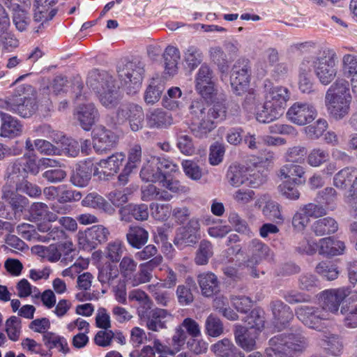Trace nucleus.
Segmentation results:
<instances>
[{"mask_svg": "<svg viewBox=\"0 0 357 357\" xmlns=\"http://www.w3.org/2000/svg\"><path fill=\"white\" fill-rule=\"evenodd\" d=\"M229 106L225 100L214 102L209 107L203 98L193 100L189 106L193 135L198 138L206 137L215 129L216 123L226 119Z\"/></svg>", "mask_w": 357, "mask_h": 357, "instance_id": "f257e3e1", "label": "nucleus"}, {"mask_svg": "<svg viewBox=\"0 0 357 357\" xmlns=\"http://www.w3.org/2000/svg\"><path fill=\"white\" fill-rule=\"evenodd\" d=\"M264 102L257 113V120L260 123H269L278 119L284 112L287 101L290 98V92L287 87L273 86L266 79L264 82Z\"/></svg>", "mask_w": 357, "mask_h": 357, "instance_id": "f03ea898", "label": "nucleus"}, {"mask_svg": "<svg viewBox=\"0 0 357 357\" xmlns=\"http://www.w3.org/2000/svg\"><path fill=\"white\" fill-rule=\"evenodd\" d=\"M87 85L93 90L101 105L107 109L116 107L121 100L119 86L107 72L93 70L88 76Z\"/></svg>", "mask_w": 357, "mask_h": 357, "instance_id": "7ed1b4c3", "label": "nucleus"}, {"mask_svg": "<svg viewBox=\"0 0 357 357\" xmlns=\"http://www.w3.org/2000/svg\"><path fill=\"white\" fill-rule=\"evenodd\" d=\"M0 108L22 118L31 116L38 108L33 88L29 84L19 86L12 96L0 98Z\"/></svg>", "mask_w": 357, "mask_h": 357, "instance_id": "20e7f679", "label": "nucleus"}, {"mask_svg": "<svg viewBox=\"0 0 357 357\" xmlns=\"http://www.w3.org/2000/svg\"><path fill=\"white\" fill-rule=\"evenodd\" d=\"M351 101L349 82L344 79H336L326 93L327 111L336 120L342 119L349 114Z\"/></svg>", "mask_w": 357, "mask_h": 357, "instance_id": "39448f33", "label": "nucleus"}, {"mask_svg": "<svg viewBox=\"0 0 357 357\" xmlns=\"http://www.w3.org/2000/svg\"><path fill=\"white\" fill-rule=\"evenodd\" d=\"M270 347L266 349L267 357H294L307 347V339L301 334H280L269 340Z\"/></svg>", "mask_w": 357, "mask_h": 357, "instance_id": "423d86ee", "label": "nucleus"}, {"mask_svg": "<svg viewBox=\"0 0 357 357\" xmlns=\"http://www.w3.org/2000/svg\"><path fill=\"white\" fill-rule=\"evenodd\" d=\"M338 62V56L334 49L324 47L319 50V55L314 58V70L321 84L326 86L335 79Z\"/></svg>", "mask_w": 357, "mask_h": 357, "instance_id": "0eeeda50", "label": "nucleus"}, {"mask_svg": "<svg viewBox=\"0 0 357 357\" xmlns=\"http://www.w3.org/2000/svg\"><path fill=\"white\" fill-rule=\"evenodd\" d=\"M117 72L121 84L127 88L128 93L134 94L140 88L144 73V63L135 59L119 65Z\"/></svg>", "mask_w": 357, "mask_h": 357, "instance_id": "6e6552de", "label": "nucleus"}, {"mask_svg": "<svg viewBox=\"0 0 357 357\" xmlns=\"http://www.w3.org/2000/svg\"><path fill=\"white\" fill-rule=\"evenodd\" d=\"M251 67L250 61L241 59L236 61L230 76V83L233 91L236 95H241L250 82Z\"/></svg>", "mask_w": 357, "mask_h": 357, "instance_id": "1a4fd4ad", "label": "nucleus"}, {"mask_svg": "<svg viewBox=\"0 0 357 357\" xmlns=\"http://www.w3.org/2000/svg\"><path fill=\"white\" fill-rule=\"evenodd\" d=\"M296 314L298 319L305 326L313 329H320L321 322L330 319L329 313L321 307L301 305L296 308Z\"/></svg>", "mask_w": 357, "mask_h": 357, "instance_id": "9d476101", "label": "nucleus"}, {"mask_svg": "<svg viewBox=\"0 0 357 357\" xmlns=\"http://www.w3.org/2000/svg\"><path fill=\"white\" fill-rule=\"evenodd\" d=\"M199 220L191 218L184 227L179 228L174 240V244L181 248L195 245L201 238Z\"/></svg>", "mask_w": 357, "mask_h": 357, "instance_id": "9b49d317", "label": "nucleus"}, {"mask_svg": "<svg viewBox=\"0 0 357 357\" xmlns=\"http://www.w3.org/2000/svg\"><path fill=\"white\" fill-rule=\"evenodd\" d=\"M213 77V72L211 68L208 64L203 63L199 68L195 78V88L196 91L202 96L201 98H211L215 94Z\"/></svg>", "mask_w": 357, "mask_h": 357, "instance_id": "f8f14e48", "label": "nucleus"}, {"mask_svg": "<svg viewBox=\"0 0 357 357\" xmlns=\"http://www.w3.org/2000/svg\"><path fill=\"white\" fill-rule=\"evenodd\" d=\"M317 116L314 107L307 102H296L287 112V119L293 123L304 126L311 123Z\"/></svg>", "mask_w": 357, "mask_h": 357, "instance_id": "ddd939ff", "label": "nucleus"}, {"mask_svg": "<svg viewBox=\"0 0 357 357\" xmlns=\"http://www.w3.org/2000/svg\"><path fill=\"white\" fill-rule=\"evenodd\" d=\"M118 121H129L132 131H138L143 126L144 114L142 107L134 103H126L121 105L116 112Z\"/></svg>", "mask_w": 357, "mask_h": 357, "instance_id": "4468645a", "label": "nucleus"}, {"mask_svg": "<svg viewBox=\"0 0 357 357\" xmlns=\"http://www.w3.org/2000/svg\"><path fill=\"white\" fill-rule=\"evenodd\" d=\"M253 176H255L253 179L251 175L248 178L245 169L236 164L231 165L227 172L228 182L234 187H238L245 183L246 181H248V184L252 188H257L264 183V178L261 174L257 173V174H254Z\"/></svg>", "mask_w": 357, "mask_h": 357, "instance_id": "2eb2a0df", "label": "nucleus"}, {"mask_svg": "<svg viewBox=\"0 0 357 357\" xmlns=\"http://www.w3.org/2000/svg\"><path fill=\"white\" fill-rule=\"evenodd\" d=\"M351 294L349 287L328 289L322 293V307L324 311L335 314L344 300Z\"/></svg>", "mask_w": 357, "mask_h": 357, "instance_id": "dca6fc26", "label": "nucleus"}, {"mask_svg": "<svg viewBox=\"0 0 357 357\" xmlns=\"http://www.w3.org/2000/svg\"><path fill=\"white\" fill-rule=\"evenodd\" d=\"M93 148L96 152L102 153L114 147L118 137L111 130L98 126L93 130Z\"/></svg>", "mask_w": 357, "mask_h": 357, "instance_id": "f3484780", "label": "nucleus"}, {"mask_svg": "<svg viewBox=\"0 0 357 357\" xmlns=\"http://www.w3.org/2000/svg\"><path fill=\"white\" fill-rule=\"evenodd\" d=\"M146 126L150 129L164 130L174 123L172 114L162 108L149 110L145 116Z\"/></svg>", "mask_w": 357, "mask_h": 357, "instance_id": "a211bd4d", "label": "nucleus"}, {"mask_svg": "<svg viewBox=\"0 0 357 357\" xmlns=\"http://www.w3.org/2000/svg\"><path fill=\"white\" fill-rule=\"evenodd\" d=\"M24 126L21 121L7 113L0 114V137L14 139L23 133Z\"/></svg>", "mask_w": 357, "mask_h": 357, "instance_id": "6ab92c4d", "label": "nucleus"}, {"mask_svg": "<svg viewBox=\"0 0 357 357\" xmlns=\"http://www.w3.org/2000/svg\"><path fill=\"white\" fill-rule=\"evenodd\" d=\"M126 155L123 153H116L112 154V155L107 157L106 159L100 160L97 165L102 169V171L98 170V167L94 168L93 175L99 176V178H102L101 174H104V178L107 176V179H108V176L110 175H114L115 173H117L120 169V167L122 165Z\"/></svg>", "mask_w": 357, "mask_h": 357, "instance_id": "aec40b11", "label": "nucleus"}, {"mask_svg": "<svg viewBox=\"0 0 357 357\" xmlns=\"http://www.w3.org/2000/svg\"><path fill=\"white\" fill-rule=\"evenodd\" d=\"M55 1H36L34 4L33 20L40 23L35 32L38 33L44 27L45 24L51 20L56 15L57 10L54 8Z\"/></svg>", "mask_w": 357, "mask_h": 357, "instance_id": "412c9836", "label": "nucleus"}, {"mask_svg": "<svg viewBox=\"0 0 357 357\" xmlns=\"http://www.w3.org/2000/svg\"><path fill=\"white\" fill-rule=\"evenodd\" d=\"M269 248L258 239L252 240L248 245L246 265L254 267L269 256Z\"/></svg>", "mask_w": 357, "mask_h": 357, "instance_id": "4be33fe9", "label": "nucleus"}, {"mask_svg": "<svg viewBox=\"0 0 357 357\" xmlns=\"http://www.w3.org/2000/svg\"><path fill=\"white\" fill-rule=\"evenodd\" d=\"M81 127L88 131L95 123L98 116V112L92 102L79 105L75 113Z\"/></svg>", "mask_w": 357, "mask_h": 357, "instance_id": "5701e85b", "label": "nucleus"}, {"mask_svg": "<svg viewBox=\"0 0 357 357\" xmlns=\"http://www.w3.org/2000/svg\"><path fill=\"white\" fill-rule=\"evenodd\" d=\"M162 261V257L159 256L150 259L146 263L141 264L139 271L135 273L130 284L132 287H137L150 282L152 278V271L159 266Z\"/></svg>", "mask_w": 357, "mask_h": 357, "instance_id": "b1692460", "label": "nucleus"}, {"mask_svg": "<svg viewBox=\"0 0 357 357\" xmlns=\"http://www.w3.org/2000/svg\"><path fill=\"white\" fill-rule=\"evenodd\" d=\"M197 282L202 294L205 297L212 296L220 290L218 278L212 272L208 271L199 273L197 275Z\"/></svg>", "mask_w": 357, "mask_h": 357, "instance_id": "393cba45", "label": "nucleus"}, {"mask_svg": "<svg viewBox=\"0 0 357 357\" xmlns=\"http://www.w3.org/2000/svg\"><path fill=\"white\" fill-rule=\"evenodd\" d=\"M337 222L331 217H326L315 220L311 225V231L317 236L335 234L338 230Z\"/></svg>", "mask_w": 357, "mask_h": 357, "instance_id": "a878e982", "label": "nucleus"}, {"mask_svg": "<svg viewBox=\"0 0 357 357\" xmlns=\"http://www.w3.org/2000/svg\"><path fill=\"white\" fill-rule=\"evenodd\" d=\"M2 197L8 201L15 213H21L29 204V200L24 196L12 190L10 185H6L2 189Z\"/></svg>", "mask_w": 357, "mask_h": 357, "instance_id": "bb28decb", "label": "nucleus"}, {"mask_svg": "<svg viewBox=\"0 0 357 357\" xmlns=\"http://www.w3.org/2000/svg\"><path fill=\"white\" fill-rule=\"evenodd\" d=\"M84 206L102 210L105 213L112 215L115 212L114 207L96 192L89 193L82 201Z\"/></svg>", "mask_w": 357, "mask_h": 357, "instance_id": "cd10ccee", "label": "nucleus"}, {"mask_svg": "<svg viewBox=\"0 0 357 357\" xmlns=\"http://www.w3.org/2000/svg\"><path fill=\"white\" fill-rule=\"evenodd\" d=\"M164 174L165 173L160 172L156 160L152 157L144 163L139 176L142 180L145 182L156 183L161 181Z\"/></svg>", "mask_w": 357, "mask_h": 357, "instance_id": "c85d7f7f", "label": "nucleus"}, {"mask_svg": "<svg viewBox=\"0 0 357 357\" xmlns=\"http://www.w3.org/2000/svg\"><path fill=\"white\" fill-rule=\"evenodd\" d=\"M345 250L343 241L335 240L331 237L323 238L319 241V252L327 256L341 255Z\"/></svg>", "mask_w": 357, "mask_h": 357, "instance_id": "c756f323", "label": "nucleus"}, {"mask_svg": "<svg viewBox=\"0 0 357 357\" xmlns=\"http://www.w3.org/2000/svg\"><path fill=\"white\" fill-rule=\"evenodd\" d=\"M128 244L133 248L140 249L148 241L149 232L139 226H130L126 233Z\"/></svg>", "mask_w": 357, "mask_h": 357, "instance_id": "7c9ffc66", "label": "nucleus"}, {"mask_svg": "<svg viewBox=\"0 0 357 357\" xmlns=\"http://www.w3.org/2000/svg\"><path fill=\"white\" fill-rule=\"evenodd\" d=\"M181 55L178 49L174 46H168L163 53L164 68L165 74L173 76L178 71V62Z\"/></svg>", "mask_w": 357, "mask_h": 357, "instance_id": "2f4dec72", "label": "nucleus"}, {"mask_svg": "<svg viewBox=\"0 0 357 357\" xmlns=\"http://www.w3.org/2000/svg\"><path fill=\"white\" fill-rule=\"evenodd\" d=\"M258 332L251 330L237 331L235 333V339L237 344L246 351H251L257 349L256 339Z\"/></svg>", "mask_w": 357, "mask_h": 357, "instance_id": "473e14b6", "label": "nucleus"}, {"mask_svg": "<svg viewBox=\"0 0 357 357\" xmlns=\"http://www.w3.org/2000/svg\"><path fill=\"white\" fill-rule=\"evenodd\" d=\"M98 280L102 285L107 284L112 287L121 282L118 268L110 264L99 268Z\"/></svg>", "mask_w": 357, "mask_h": 357, "instance_id": "72a5a7b5", "label": "nucleus"}, {"mask_svg": "<svg viewBox=\"0 0 357 357\" xmlns=\"http://www.w3.org/2000/svg\"><path fill=\"white\" fill-rule=\"evenodd\" d=\"M109 229L103 225H97L88 229L86 238L89 244L96 248L98 245L106 242L109 236Z\"/></svg>", "mask_w": 357, "mask_h": 357, "instance_id": "f704fd0d", "label": "nucleus"}, {"mask_svg": "<svg viewBox=\"0 0 357 357\" xmlns=\"http://www.w3.org/2000/svg\"><path fill=\"white\" fill-rule=\"evenodd\" d=\"M271 308L275 319L281 326H284L294 317L291 308L279 300L271 303Z\"/></svg>", "mask_w": 357, "mask_h": 357, "instance_id": "c9c22d12", "label": "nucleus"}, {"mask_svg": "<svg viewBox=\"0 0 357 357\" xmlns=\"http://www.w3.org/2000/svg\"><path fill=\"white\" fill-rule=\"evenodd\" d=\"M168 315L169 314L166 310L158 307L153 308V312L144 320L146 322V327L153 331L165 328V319Z\"/></svg>", "mask_w": 357, "mask_h": 357, "instance_id": "e433bc0d", "label": "nucleus"}, {"mask_svg": "<svg viewBox=\"0 0 357 357\" xmlns=\"http://www.w3.org/2000/svg\"><path fill=\"white\" fill-rule=\"evenodd\" d=\"M342 69L347 77L351 78V88L357 83V56L346 54L342 59Z\"/></svg>", "mask_w": 357, "mask_h": 357, "instance_id": "4c0bfd02", "label": "nucleus"}, {"mask_svg": "<svg viewBox=\"0 0 357 357\" xmlns=\"http://www.w3.org/2000/svg\"><path fill=\"white\" fill-rule=\"evenodd\" d=\"M10 8L13 11V23L16 28L20 31H25L30 21L28 16V10L18 3L11 4Z\"/></svg>", "mask_w": 357, "mask_h": 357, "instance_id": "58836bf2", "label": "nucleus"}, {"mask_svg": "<svg viewBox=\"0 0 357 357\" xmlns=\"http://www.w3.org/2000/svg\"><path fill=\"white\" fill-rule=\"evenodd\" d=\"M165 89L162 82L159 79H153L144 93V100L149 105L157 102Z\"/></svg>", "mask_w": 357, "mask_h": 357, "instance_id": "ea45409f", "label": "nucleus"}, {"mask_svg": "<svg viewBox=\"0 0 357 357\" xmlns=\"http://www.w3.org/2000/svg\"><path fill=\"white\" fill-rule=\"evenodd\" d=\"M91 167L88 166L86 164H84L79 165V167L76 168L75 172L70 178V181L74 185L77 187H85L89 184L91 178L93 164H91Z\"/></svg>", "mask_w": 357, "mask_h": 357, "instance_id": "a19ab883", "label": "nucleus"}, {"mask_svg": "<svg viewBox=\"0 0 357 357\" xmlns=\"http://www.w3.org/2000/svg\"><path fill=\"white\" fill-rule=\"evenodd\" d=\"M183 59L188 68L193 70L202 62L203 53L198 47L190 45L183 52Z\"/></svg>", "mask_w": 357, "mask_h": 357, "instance_id": "79ce46f5", "label": "nucleus"}, {"mask_svg": "<svg viewBox=\"0 0 357 357\" xmlns=\"http://www.w3.org/2000/svg\"><path fill=\"white\" fill-rule=\"evenodd\" d=\"M121 219L123 220L124 215L130 214L136 220L144 221L149 218L148 206L146 204H130L123 207L120 210Z\"/></svg>", "mask_w": 357, "mask_h": 357, "instance_id": "37998d69", "label": "nucleus"}, {"mask_svg": "<svg viewBox=\"0 0 357 357\" xmlns=\"http://www.w3.org/2000/svg\"><path fill=\"white\" fill-rule=\"evenodd\" d=\"M119 261L118 268L119 275L124 279V281L130 283L137 271V263L130 256L123 257Z\"/></svg>", "mask_w": 357, "mask_h": 357, "instance_id": "c03bdc74", "label": "nucleus"}, {"mask_svg": "<svg viewBox=\"0 0 357 357\" xmlns=\"http://www.w3.org/2000/svg\"><path fill=\"white\" fill-rule=\"evenodd\" d=\"M304 174L305 171L303 167L294 162H291L281 167L278 173V176L281 179H292L295 183H297L298 178H302Z\"/></svg>", "mask_w": 357, "mask_h": 357, "instance_id": "a18cd8bd", "label": "nucleus"}, {"mask_svg": "<svg viewBox=\"0 0 357 357\" xmlns=\"http://www.w3.org/2000/svg\"><path fill=\"white\" fill-rule=\"evenodd\" d=\"M205 333L212 337H218L224 333V326L222 321L215 314L207 317L204 324Z\"/></svg>", "mask_w": 357, "mask_h": 357, "instance_id": "49530a36", "label": "nucleus"}, {"mask_svg": "<svg viewBox=\"0 0 357 357\" xmlns=\"http://www.w3.org/2000/svg\"><path fill=\"white\" fill-rule=\"evenodd\" d=\"M357 168L347 167L339 171L333 178V184L340 189H346L356 173Z\"/></svg>", "mask_w": 357, "mask_h": 357, "instance_id": "de8ad7c7", "label": "nucleus"}, {"mask_svg": "<svg viewBox=\"0 0 357 357\" xmlns=\"http://www.w3.org/2000/svg\"><path fill=\"white\" fill-rule=\"evenodd\" d=\"M281 206L276 202L268 200L262 208L263 215L269 220L276 223L283 222V216L281 211Z\"/></svg>", "mask_w": 357, "mask_h": 357, "instance_id": "09e8293b", "label": "nucleus"}, {"mask_svg": "<svg viewBox=\"0 0 357 357\" xmlns=\"http://www.w3.org/2000/svg\"><path fill=\"white\" fill-rule=\"evenodd\" d=\"M45 344L50 349H59V351L66 354L69 351L67 340L63 337L53 333H47L43 335Z\"/></svg>", "mask_w": 357, "mask_h": 357, "instance_id": "8fccbe9b", "label": "nucleus"}, {"mask_svg": "<svg viewBox=\"0 0 357 357\" xmlns=\"http://www.w3.org/2000/svg\"><path fill=\"white\" fill-rule=\"evenodd\" d=\"M210 57L212 61L217 64L220 71L225 73L229 68L228 55L224 52L220 47H211L209 50Z\"/></svg>", "mask_w": 357, "mask_h": 357, "instance_id": "3c124183", "label": "nucleus"}, {"mask_svg": "<svg viewBox=\"0 0 357 357\" xmlns=\"http://www.w3.org/2000/svg\"><path fill=\"white\" fill-rule=\"evenodd\" d=\"M235 346L229 338H223L211 346V351L218 357H229L234 353Z\"/></svg>", "mask_w": 357, "mask_h": 357, "instance_id": "603ef678", "label": "nucleus"}, {"mask_svg": "<svg viewBox=\"0 0 357 357\" xmlns=\"http://www.w3.org/2000/svg\"><path fill=\"white\" fill-rule=\"evenodd\" d=\"M123 243L119 240L109 243L105 249V257L112 262H119L125 251Z\"/></svg>", "mask_w": 357, "mask_h": 357, "instance_id": "864d4df0", "label": "nucleus"}, {"mask_svg": "<svg viewBox=\"0 0 357 357\" xmlns=\"http://www.w3.org/2000/svg\"><path fill=\"white\" fill-rule=\"evenodd\" d=\"M212 255L213 246L211 243L206 240H202L197 252L195 259V263L197 265H206Z\"/></svg>", "mask_w": 357, "mask_h": 357, "instance_id": "5fc2aeb1", "label": "nucleus"}, {"mask_svg": "<svg viewBox=\"0 0 357 357\" xmlns=\"http://www.w3.org/2000/svg\"><path fill=\"white\" fill-rule=\"evenodd\" d=\"M15 191L25 193L33 198L38 197L42 193L41 188L38 185L24 179L23 176L22 179H18L16 181Z\"/></svg>", "mask_w": 357, "mask_h": 357, "instance_id": "6e6d98bb", "label": "nucleus"}, {"mask_svg": "<svg viewBox=\"0 0 357 357\" xmlns=\"http://www.w3.org/2000/svg\"><path fill=\"white\" fill-rule=\"evenodd\" d=\"M263 312L254 309L246 317L245 322L247 323V330H254L259 333L264 326V318Z\"/></svg>", "mask_w": 357, "mask_h": 357, "instance_id": "4d7b16f0", "label": "nucleus"}, {"mask_svg": "<svg viewBox=\"0 0 357 357\" xmlns=\"http://www.w3.org/2000/svg\"><path fill=\"white\" fill-rule=\"evenodd\" d=\"M330 155L327 150L315 148L310 151L307 155V162L312 167H319L329 160Z\"/></svg>", "mask_w": 357, "mask_h": 357, "instance_id": "13d9d810", "label": "nucleus"}, {"mask_svg": "<svg viewBox=\"0 0 357 357\" xmlns=\"http://www.w3.org/2000/svg\"><path fill=\"white\" fill-rule=\"evenodd\" d=\"M21 319L15 316H12L6 320V332L12 341L16 342L19 340L21 334Z\"/></svg>", "mask_w": 357, "mask_h": 357, "instance_id": "bf43d9fd", "label": "nucleus"}, {"mask_svg": "<svg viewBox=\"0 0 357 357\" xmlns=\"http://www.w3.org/2000/svg\"><path fill=\"white\" fill-rule=\"evenodd\" d=\"M82 195L79 191L70 189L66 185H59L58 203L66 204L79 201Z\"/></svg>", "mask_w": 357, "mask_h": 357, "instance_id": "052dcab7", "label": "nucleus"}, {"mask_svg": "<svg viewBox=\"0 0 357 357\" xmlns=\"http://www.w3.org/2000/svg\"><path fill=\"white\" fill-rule=\"evenodd\" d=\"M326 349L334 356H338L343 349V343L340 337L335 334H328L324 336Z\"/></svg>", "mask_w": 357, "mask_h": 357, "instance_id": "680f3d73", "label": "nucleus"}, {"mask_svg": "<svg viewBox=\"0 0 357 357\" xmlns=\"http://www.w3.org/2000/svg\"><path fill=\"white\" fill-rule=\"evenodd\" d=\"M182 96L179 87L175 86L168 89L167 95L162 98V105L169 109H176L178 107V99Z\"/></svg>", "mask_w": 357, "mask_h": 357, "instance_id": "e2e57ef3", "label": "nucleus"}, {"mask_svg": "<svg viewBox=\"0 0 357 357\" xmlns=\"http://www.w3.org/2000/svg\"><path fill=\"white\" fill-rule=\"evenodd\" d=\"M62 151L67 155L76 157L79 153V144L73 139L68 138L61 133V138L59 140Z\"/></svg>", "mask_w": 357, "mask_h": 357, "instance_id": "0e129e2a", "label": "nucleus"}, {"mask_svg": "<svg viewBox=\"0 0 357 357\" xmlns=\"http://www.w3.org/2000/svg\"><path fill=\"white\" fill-rule=\"evenodd\" d=\"M33 132L36 137H47L56 144H59V140L61 138V132L53 130L51 126L47 124H43L35 127L33 129Z\"/></svg>", "mask_w": 357, "mask_h": 357, "instance_id": "69168bd1", "label": "nucleus"}, {"mask_svg": "<svg viewBox=\"0 0 357 357\" xmlns=\"http://www.w3.org/2000/svg\"><path fill=\"white\" fill-rule=\"evenodd\" d=\"M328 123L325 119H318L314 124L305 128V132L307 136L312 139L319 138L326 131Z\"/></svg>", "mask_w": 357, "mask_h": 357, "instance_id": "338daca9", "label": "nucleus"}, {"mask_svg": "<svg viewBox=\"0 0 357 357\" xmlns=\"http://www.w3.org/2000/svg\"><path fill=\"white\" fill-rule=\"evenodd\" d=\"M316 271L327 280H333L336 279L339 275V271L335 265L325 261L320 262L316 266Z\"/></svg>", "mask_w": 357, "mask_h": 357, "instance_id": "774afa93", "label": "nucleus"}]
</instances>
